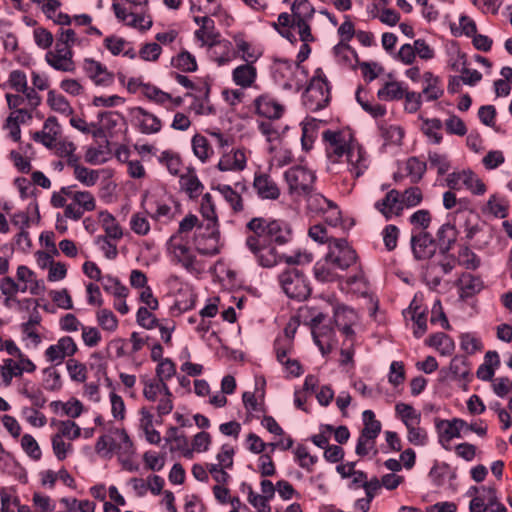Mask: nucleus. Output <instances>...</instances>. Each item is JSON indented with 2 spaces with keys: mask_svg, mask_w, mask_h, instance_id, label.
Returning <instances> with one entry per match:
<instances>
[{
  "mask_svg": "<svg viewBox=\"0 0 512 512\" xmlns=\"http://www.w3.org/2000/svg\"><path fill=\"white\" fill-rule=\"evenodd\" d=\"M248 234L245 246L255 262L263 268H272L282 263L283 254L277 249L293 238L292 228L284 220L252 218L246 225Z\"/></svg>",
  "mask_w": 512,
  "mask_h": 512,
  "instance_id": "nucleus-1",
  "label": "nucleus"
},
{
  "mask_svg": "<svg viewBox=\"0 0 512 512\" xmlns=\"http://www.w3.org/2000/svg\"><path fill=\"white\" fill-rule=\"evenodd\" d=\"M322 139L328 160L332 164L346 165V172L353 180L348 187L352 189L355 185L354 180L367 171L370 165L369 155L350 130L328 129L323 131Z\"/></svg>",
  "mask_w": 512,
  "mask_h": 512,
  "instance_id": "nucleus-2",
  "label": "nucleus"
},
{
  "mask_svg": "<svg viewBox=\"0 0 512 512\" xmlns=\"http://www.w3.org/2000/svg\"><path fill=\"white\" fill-rule=\"evenodd\" d=\"M166 256L171 264L180 266L195 277L207 269L208 261L199 255L188 237L171 235L166 242Z\"/></svg>",
  "mask_w": 512,
  "mask_h": 512,
  "instance_id": "nucleus-3",
  "label": "nucleus"
},
{
  "mask_svg": "<svg viewBox=\"0 0 512 512\" xmlns=\"http://www.w3.org/2000/svg\"><path fill=\"white\" fill-rule=\"evenodd\" d=\"M50 203L54 208H64L65 218L73 221L80 220L85 212H91L96 208L93 194L77 190L76 185L64 186L53 192Z\"/></svg>",
  "mask_w": 512,
  "mask_h": 512,
  "instance_id": "nucleus-4",
  "label": "nucleus"
},
{
  "mask_svg": "<svg viewBox=\"0 0 512 512\" xmlns=\"http://www.w3.org/2000/svg\"><path fill=\"white\" fill-rule=\"evenodd\" d=\"M450 216L458 225L460 233H464V238L473 247L481 249L488 243L489 235L481 226L479 216L472 209L458 208Z\"/></svg>",
  "mask_w": 512,
  "mask_h": 512,
  "instance_id": "nucleus-5",
  "label": "nucleus"
},
{
  "mask_svg": "<svg viewBox=\"0 0 512 512\" xmlns=\"http://www.w3.org/2000/svg\"><path fill=\"white\" fill-rule=\"evenodd\" d=\"M331 100V87L322 68H317L309 85L302 95V103L307 111L318 112L328 106Z\"/></svg>",
  "mask_w": 512,
  "mask_h": 512,
  "instance_id": "nucleus-6",
  "label": "nucleus"
},
{
  "mask_svg": "<svg viewBox=\"0 0 512 512\" xmlns=\"http://www.w3.org/2000/svg\"><path fill=\"white\" fill-rule=\"evenodd\" d=\"M271 76L283 90L299 92L303 79L299 77L300 66L286 59H275L271 65Z\"/></svg>",
  "mask_w": 512,
  "mask_h": 512,
  "instance_id": "nucleus-7",
  "label": "nucleus"
},
{
  "mask_svg": "<svg viewBox=\"0 0 512 512\" xmlns=\"http://www.w3.org/2000/svg\"><path fill=\"white\" fill-rule=\"evenodd\" d=\"M192 243L199 255L206 260L220 254L223 248L219 227L204 226V223L194 230Z\"/></svg>",
  "mask_w": 512,
  "mask_h": 512,
  "instance_id": "nucleus-8",
  "label": "nucleus"
},
{
  "mask_svg": "<svg viewBox=\"0 0 512 512\" xmlns=\"http://www.w3.org/2000/svg\"><path fill=\"white\" fill-rule=\"evenodd\" d=\"M279 284L284 293L291 299L303 301L311 294L307 277L297 268H288L278 276Z\"/></svg>",
  "mask_w": 512,
  "mask_h": 512,
  "instance_id": "nucleus-9",
  "label": "nucleus"
},
{
  "mask_svg": "<svg viewBox=\"0 0 512 512\" xmlns=\"http://www.w3.org/2000/svg\"><path fill=\"white\" fill-rule=\"evenodd\" d=\"M284 180L292 197L308 195L314 188L315 172L302 165H294L284 172Z\"/></svg>",
  "mask_w": 512,
  "mask_h": 512,
  "instance_id": "nucleus-10",
  "label": "nucleus"
},
{
  "mask_svg": "<svg viewBox=\"0 0 512 512\" xmlns=\"http://www.w3.org/2000/svg\"><path fill=\"white\" fill-rule=\"evenodd\" d=\"M326 318V314L318 312L310 320L313 341L323 356L329 355L337 344L335 330L330 323H325Z\"/></svg>",
  "mask_w": 512,
  "mask_h": 512,
  "instance_id": "nucleus-11",
  "label": "nucleus"
},
{
  "mask_svg": "<svg viewBox=\"0 0 512 512\" xmlns=\"http://www.w3.org/2000/svg\"><path fill=\"white\" fill-rule=\"evenodd\" d=\"M290 8L293 26L298 30L300 40L315 41L311 32V22L315 14L312 3L309 0H294Z\"/></svg>",
  "mask_w": 512,
  "mask_h": 512,
  "instance_id": "nucleus-12",
  "label": "nucleus"
},
{
  "mask_svg": "<svg viewBox=\"0 0 512 512\" xmlns=\"http://www.w3.org/2000/svg\"><path fill=\"white\" fill-rule=\"evenodd\" d=\"M265 386V378L262 376L256 377L255 392L246 391L242 394V402L246 410L248 420H260L267 413V407L265 404Z\"/></svg>",
  "mask_w": 512,
  "mask_h": 512,
  "instance_id": "nucleus-13",
  "label": "nucleus"
},
{
  "mask_svg": "<svg viewBox=\"0 0 512 512\" xmlns=\"http://www.w3.org/2000/svg\"><path fill=\"white\" fill-rule=\"evenodd\" d=\"M340 271H344L357 261L356 251L344 238L332 239L325 255Z\"/></svg>",
  "mask_w": 512,
  "mask_h": 512,
  "instance_id": "nucleus-14",
  "label": "nucleus"
},
{
  "mask_svg": "<svg viewBox=\"0 0 512 512\" xmlns=\"http://www.w3.org/2000/svg\"><path fill=\"white\" fill-rule=\"evenodd\" d=\"M445 181L451 190L465 188L474 195H483L486 192V186L483 181L470 169L449 173Z\"/></svg>",
  "mask_w": 512,
  "mask_h": 512,
  "instance_id": "nucleus-15",
  "label": "nucleus"
},
{
  "mask_svg": "<svg viewBox=\"0 0 512 512\" xmlns=\"http://www.w3.org/2000/svg\"><path fill=\"white\" fill-rule=\"evenodd\" d=\"M252 108L256 115L270 121L280 119L286 110L285 106L270 93H262L255 97Z\"/></svg>",
  "mask_w": 512,
  "mask_h": 512,
  "instance_id": "nucleus-16",
  "label": "nucleus"
},
{
  "mask_svg": "<svg viewBox=\"0 0 512 512\" xmlns=\"http://www.w3.org/2000/svg\"><path fill=\"white\" fill-rule=\"evenodd\" d=\"M78 346L71 336H63L55 344L48 346L44 352L45 359L55 365H61L65 359L73 358Z\"/></svg>",
  "mask_w": 512,
  "mask_h": 512,
  "instance_id": "nucleus-17",
  "label": "nucleus"
},
{
  "mask_svg": "<svg viewBox=\"0 0 512 512\" xmlns=\"http://www.w3.org/2000/svg\"><path fill=\"white\" fill-rule=\"evenodd\" d=\"M334 323L346 341L355 342L356 333L353 327L358 323L359 317L357 312L345 305H339L334 309Z\"/></svg>",
  "mask_w": 512,
  "mask_h": 512,
  "instance_id": "nucleus-18",
  "label": "nucleus"
},
{
  "mask_svg": "<svg viewBox=\"0 0 512 512\" xmlns=\"http://www.w3.org/2000/svg\"><path fill=\"white\" fill-rule=\"evenodd\" d=\"M73 55V51L70 47L56 43L54 50H49L46 53L45 60L54 70L73 72L75 70Z\"/></svg>",
  "mask_w": 512,
  "mask_h": 512,
  "instance_id": "nucleus-19",
  "label": "nucleus"
},
{
  "mask_svg": "<svg viewBox=\"0 0 512 512\" xmlns=\"http://www.w3.org/2000/svg\"><path fill=\"white\" fill-rule=\"evenodd\" d=\"M206 50L209 59L218 66L228 65L237 58V51L233 43L221 36L211 43Z\"/></svg>",
  "mask_w": 512,
  "mask_h": 512,
  "instance_id": "nucleus-20",
  "label": "nucleus"
},
{
  "mask_svg": "<svg viewBox=\"0 0 512 512\" xmlns=\"http://www.w3.org/2000/svg\"><path fill=\"white\" fill-rule=\"evenodd\" d=\"M83 70L96 86L109 87L114 83V74L99 61L91 58L84 59Z\"/></svg>",
  "mask_w": 512,
  "mask_h": 512,
  "instance_id": "nucleus-21",
  "label": "nucleus"
},
{
  "mask_svg": "<svg viewBox=\"0 0 512 512\" xmlns=\"http://www.w3.org/2000/svg\"><path fill=\"white\" fill-rule=\"evenodd\" d=\"M253 189L261 200H277L281 194L278 184L265 172L254 174Z\"/></svg>",
  "mask_w": 512,
  "mask_h": 512,
  "instance_id": "nucleus-22",
  "label": "nucleus"
},
{
  "mask_svg": "<svg viewBox=\"0 0 512 512\" xmlns=\"http://www.w3.org/2000/svg\"><path fill=\"white\" fill-rule=\"evenodd\" d=\"M411 247L414 257L418 260L429 259L437 248L433 237L425 231H412Z\"/></svg>",
  "mask_w": 512,
  "mask_h": 512,
  "instance_id": "nucleus-23",
  "label": "nucleus"
},
{
  "mask_svg": "<svg viewBox=\"0 0 512 512\" xmlns=\"http://www.w3.org/2000/svg\"><path fill=\"white\" fill-rule=\"evenodd\" d=\"M466 421L460 418H454L452 420H441L436 424V428L439 434V443L441 446L449 450V443L454 438L461 437V431L464 430Z\"/></svg>",
  "mask_w": 512,
  "mask_h": 512,
  "instance_id": "nucleus-24",
  "label": "nucleus"
},
{
  "mask_svg": "<svg viewBox=\"0 0 512 512\" xmlns=\"http://www.w3.org/2000/svg\"><path fill=\"white\" fill-rule=\"evenodd\" d=\"M132 119L137 129L146 135L158 133L162 128L161 120L142 107L132 110Z\"/></svg>",
  "mask_w": 512,
  "mask_h": 512,
  "instance_id": "nucleus-25",
  "label": "nucleus"
},
{
  "mask_svg": "<svg viewBox=\"0 0 512 512\" xmlns=\"http://www.w3.org/2000/svg\"><path fill=\"white\" fill-rule=\"evenodd\" d=\"M374 207L386 220L400 216L403 211L401 193L396 189L390 190L384 198L375 202Z\"/></svg>",
  "mask_w": 512,
  "mask_h": 512,
  "instance_id": "nucleus-26",
  "label": "nucleus"
},
{
  "mask_svg": "<svg viewBox=\"0 0 512 512\" xmlns=\"http://www.w3.org/2000/svg\"><path fill=\"white\" fill-rule=\"evenodd\" d=\"M5 99L9 109L32 108L36 109L42 101L36 90H27L13 93H6Z\"/></svg>",
  "mask_w": 512,
  "mask_h": 512,
  "instance_id": "nucleus-27",
  "label": "nucleus"
},
{
  "mask_svg": "<svg viewBox=\"0 0 512 512\" xmlns=\"http://www.w3.org/2000/svg\"><path fill=\"white\" fill-rule=\"evenodd\" d=\"M247 166V158L244 150L232 149L223 153L217 164V168L222 172H240Z\"/></svg>",
  "mask_w": 512,
  "mask_h": 512,
  "instance_id": "nucleus-28",
  "label": "nucleus"
},
{
  "mask_svg": "<svg viewBox=\"0 0 512 512\" xmlns=\"http://www.w3.org/2000/svg\"><path fill=\"white\" fill-rule=\"evenodd\" d=\"M61 134V126L55 117H48L41 131L33 135V140L41 143L46 148L52 149Z\"/></svg>",
  "mask_w": 512,
  "mask_h": 512,
  "instance_id": "nucleus-29",
  "label": "nucleus"
},
{
  "mask_svg": "<svg viewBox=\"0 0 512 512\" xmlns=\"http://www.w3.org/2000/svg\"><path fill=\"white\" fill-rule=\"evenodd\" d=\"M459 297L461 299L472 298L482 291L484 282L479 276L470 273H462L457 281Z\"/></svg>",
  "mask_w": 512,
  "mask_h": 512,
  "instance_id": "nucleus-30",
  "label": "nucleus"
},
{
  "mask_svg": "<svg viewBox=\"0 0 512 512\" xmlns=\"http://www.w3.org/2000/svg\"><path fill=\"white\" fill-rule=\"evenodd\" d=\"M423 89L421 94L426 102H433L440 99L444 95L442 80L439 76L434 75L431 71L423 74Z\"/></svg>",
  "mask_w": 512,
  "mask_h": 512,
  "instance_id": "nucleus-31",
  "label": "nucleus"
},
{
  "mask_svg": "<svg viewBox=\"0 0 512 512\" xmlns=\"http://www.w3.org/2000/svg\"><path fill=\"white\" fill-rule=\"evenodd\" d=\"M257 79V69L254 64L244 63L232 70V81L241 88L251 87Z\"/></svg>",
  "mask_w": 512,
  "mask_h": 512,
  "instance_id": "nucleus-32",
  "label": "nucleus"
},
{
  "mask_svg": "<svg viewBox=\"0 0 512 512\" xmlns=\"http://www.w3.org/2000/svg\"><path fill=\"white\" fill-rule=\"evenodd\" d=\"M501 361L498 352L488 351L484 356L483 363L478 367L476 376L482 381H493L495 371L500 367Z\"/></svg>",
  "mask_w": 512,
  "mask_h": 512,
  "instance_id": "nucleus-33",
  "label": "nucleus"
},
{
  "mask_svg": "<svg viewBox=\"0 0 512 512\" xmlns=\"http://www.w3.org/2000/svg\"><path fill=\"white\" fill-rule=\"evenodd\" d=\"M338 270L339 268L325 256L314 264L313 274L318 282H333L339 278Z\"/></svg>",
  "mask_w": 512,
  "mask_h": 512,
  "instance_id": "nucleus-34",
  "label": "nucleus"
},
{
  "mask_svg": "<svg viewBox=\"0 0 512 512\" xmlns=\"http://www.w3.org/2000/svg\"><path fill=\"white\" fill-rule=\"evenodd\" d=\"M234 41L236 44L235 49L237 54L241 53V58L245 63L254 64L263 55V49L261 46L246 41L242 36L235 37Z\"/></svg>",
  "mask_w": 512,
  "mask_h": 512,
  "instance_id": "nucleus-35",
  "label": "nucleus"
},
{
  "mask_svg": "<svg viewBox=\"0 0 512 512\" xmlns=\"http://www.w3.org/2000/svg\"><path fill=\"white\" fill-rule=\"evenodd\" d=\"M333 55L337 64L344 68H354L358 63L357 52L348 43L336 44L333 47Z\"/></svg>",
  "mask_w": 512,
  "mask_h": 512,
  "instance_id": "nucleus-36",
  "label": "nucleus"
},
{
  "mask_svg": "<svg viewBox=\"0 0 512 512\" xmlns=\"http://www.w3.org/2000/svg\"><path fill=\"white\" fill-rule=\"evenodd\" d=\"M448 215L449 222L443 224L437 231V240L439 242L441 250L449 251L452 245L456 242L460 230L458 225L452 221V217Z\"/></svg>",
  "mask_w": 512,
  "mask_h": 512,
  "instance_id": "nucleus-37",
  "label": "nucleus"
},
{
  "mask_svg": "<svg viewBox=\"0 0 512 512\" xmlns=\"http://www.w3.org/2000/svg\"><path fill=\"white\" fill-rule=\"evenodd\" d=\"M422 121L421 131L427 137L428 142L438 145L443 140L442 128L443 123L439 118H424L420 117Z\"/></svg>",
  "mask_w": 512,
  "mask_h": 512,
  "instance_id": "nucleus-38",
  "label": "nucleus"
},
{
  "mask_svg": "<svg viewBox=\"0 0 512 512\" xmlns=\"http://www.w3.org/2000/svg\"><path fill=\"white\" fill-rule=\"evenodd\" d=\"M165 439L167 442L172 443L170 447L171 452L179 451L185 458H192V450L189 447V441L184 433L180 432L177 427H171Z\"/></svg>",
  "mask_w": 512,
  "mask_h": 512,
  "instance_id": "nucleus-39",
  "label": "nucleus"
},
{
  "mask_svg": "<svg viewBox=\"0 0 512 512\" xmlns=\"http://www.w3.org/2000/svg\"><path fill=\"white\" fill-rule=\"evenodd\" d=\"M179 184L181 190L184 191L190 198L199 197L204 190V186L200 182L195 171L190 169H187L186 173L181 175Z\"/></svg>",
  "mask_w": 512,
  "mask_h": 512,
  "instance_id": "nucleus-40",
  "label": "nucleus"
},
{
  "mask_svg": "<svg viewBox=\"0 0 512 512\" xmlns=\"http://www.w3.org/2000/svg\"><path fill=\"white\" fill-rule=\"evenodd\" d=\"M99 222L105 231L104 237L112 238L114 241H119L123 237V230L117 219L108 211H100Z\"/></svg>",
  "mask_w": 512,
  "mask_h": 512,
  "instance_id": "nucleus-41",
  "label": "nucleus"
},
{
  "mask_svg": "<svg viewBox=\"0 0 512 512\" xmlns=\"http://www.w3.org/2000/svg\"><path fill=\"white\" fill-rule=\"evenodd\" d=\"M425 343L429 347L436 349L443 356L451 355L455 349V344L452 338L443 332L432 334Z\"/></svg>",
  "mask_w": 512,
  "mask_h": 512,
  "instance_id": "nucleus-42",
  "label": "nucleus"
},
{
  "mask_svg": "<svg viewBox=\"0 0 512 512\" xmlns=\"http://www.w3.org/2000/svg\"><path fill=\"white\" fill-rule=\"evenodd\" d=\"M199 211L203 218L201 223H204V226L219 227V220L211 194L206 193L202 196Z\"/></svg>",
  "mask_w": 512,
  "mask_h": 512,
  "instance_id": "nucleus-43",
  "label": "nucleus"
},
{
  "mask_svg": "<svg viewBox=\"0 0 512 512\" xmlns=\"http://www.w3.org/2000/svg\"><path fill=\"white\" fill-rule=\"evenodd\" d=\"M80 159L71 160V168L76 180L81 182L86 187L94 186L99 180V173L96 170L89 169L80 165Z\"/></svg>",
  "mask_w": 512,
  "mask_h": 512,
  "instance_id": "nucleus-44",
  "label": "nucleus"
},
{
  "mask_svg": "<svg viewBox=\"0 0 512 512\" xmlns=\"http://www.w3.org/2000/svg\"><path fill=\"white\" fill-rule=\"evenodd\" d=\"M395 415L405 427L421 424V413L412 405L399 402L395 405Z\"/></svg>",
  "mask_w": 512,
  "mask_h": 512,
  "instance_id": "nucleus-45",
  "label": "nucleus"
},
{
  "mask_svg": "<svg viewBox=\"0 0 512 512\" xmlns=\"http://www.w3.org/2000/svg\"><path fill=\"white\" fill-rule=\"evenodd\" d=\"M171 65L184 73H192L198 69L195 56L186 49H182L171 58Z\"/></svg>",
  "mask_w": 512,
  "mask_h": 512,
  "instance_id": "nucleus-46",
  "label": "nucleus"
},
{
  "mask_svg": "<svg viewBox=\"0 0 512 512\" xmlns=\"http://www.w3.org/2000/svg\"><path fill=\"white\" fill-rule=\"evenodd\" d=\"M168 391L167 383L155 379L143 381V396L147 401L156 402L161 395H168Z\"/></svg>",
  "mask_w": 512,
  "mask_h": 512,
  "instance_id": "nucleus-47",
  "label": "nucleus"
},
{
  "mask_svg": "<svg viewBox=\"0 0 512 512\" xmlns=\"http://www.w3.org/2000/svg\"><path fill=\"white\" fill-rule=\"evenodd\" d=\"M191 144L194 155L203 163L207 162L214 153L208 139L203 135H194Z\"/></svg>",
  "mask_w": 512,
  "mask_h": 512,
  "instance_id": "nucleus-48",
  "label": "nucleus"
},
{
  "mask_svg": "<svg viewBox=\"0 0 512 512\" xmlns=\"http://www.w3.org/2000/svg\"><path fill=\"white\" fill-rule=\"evenodd\" d=\"M95 452L104 459H111L116 453V438L111 432L100 436L95 443Z\"/></svg>",
  "mask_w": 512,
  "mask_h": 512,
  "instance_id": "nucleus-49",
  "label": "nucleus"
},
{
  "mask_svg": "<svg viewBox=\"0 0 512 512\" xmlns=\"http://www.w3.org/2000/svg\"><path fill=\"white\" fill-rule=\"evenodd\" d=\"M405 91L406 87H404L403 83L392 81L385 83V85L378 90L377 96L380 100L384 101L399 100L403 98Z\"/></svg>",
  "mask_w": 512,
  "mask_h": 512,
  "instance_id": "nucleus-50",
  "label": "nucleus"
},
{
  "mask_svg": "<svg viewBox=\"0 0 512 512\" xmlns=\"http://www.w3.org/2000/svg\"><path fill=\"white\" fill-rule=\"evenodd\" d=\"M458 265L467 270H476L481 265L480 257L475 254L469 246L461 245L456 256Z\"/></svg>",
  "mask_w": 512,
  "mask_h": 512,
  "instance_id": "nucleus-51",
  "label": "nucleus"
},
{
  "mask_svg": "<svg viewBox=\"0 0 512 512\" xmlns=\"http://www.w3.org/2000/svg\"><path fill=\"white\" fill-rule=\"evenodd\" d=\"M47 104L55 112L69 116L73 113L68 100L60 93L55 90H50L47 94Z\"/></svg>",
  "mask_w": 512,
  "mask_h": 512,
  "instance_id": "nucleus-52",
  "label": "nucleus"
},
{
  "mask_svg": "<svg viewBox=\"0 0 512 512\" xmlns=\"http://www.w3.org/2000/svg\"><path fill=\"white\" fill-rule=\"evenodd\" d=\"M217 190L224 198V200L228 203V205L231 207L233 212L239 213L243 211L244 205L242 196L230 185H219L217 187Z\"/></svg>",
  "mask_w": 512,
  "mask_h": 512,
  "instance_id": "nucleus-53",
  "label": "nucleus"
},
{
  "mask_svg": "<svg viewBox=\"0 0 512 512\" xmlns=\"http://www.w3.org/2000/svg\"><path fill=\"white\" fill-rule=\"evenodd\" d=\"M116 438V454L121 457H130L134 452L133 442L124 429L112 431Z\"/></svg>",
  "mask_w": 512,
  "mask_h": 512,
  "instance_id": "nucleus-54",
  "label": "nucleus"
},
{
  "mask_svg": "<svg viewBox=\"0 0 512 512\" xmlns=\"http://www.w3.org/2000/svg\"><path fill=\"white\" fill-rule=\"evenodd\" d=\"M51 445L53 454L58 461H64L74 451L71 441H65V438L57 434L51 436Z\"/></svg>",
  "mask_w": 512,
  "mask_h": 512,
  "instance_id": "nucleus-55",
  "label": "nucleus"
},
{
  "mask_svg": "<svg viewBox=\"0 0 512 512\" xmlns=\"http://www.w3.org/2000/svg\"><path fill=\"white\" fill-rule=\"evenodd\" d=\"M406 172L411 183H418L427 170V163L417 157H410L406 161Z\"/></svg>",
  "mask_w": 512,
  "mask_h": 512,
  "instance_id": "nucleus-56",
  "label": "nucleus"
},
{
  "mask_svg": "<svg viewBox=\"0 0 512 512\" xmlns=\"http://www.w3.org/2000/svg\"><path fill=\"white\" fill-rule=\"evenodd\" d=\"M428 163L431 169H436L438 176L445 175L451 168L449 157L437 151L428 152Z\"/></svg>",
  "mask_w": 512,
  "mask_h": 512,
  "instance_id": "nucleus-57",
  "label": "nucleus"
},
{
  "mask_svg": "<svg viewBox=\"0 0 512 512\" xmlns=\"http://www.w3.org/2000/svg\"><path fill=\"white\" fill-rule=\"evenodd\" d=\"M51 407L55 411H58L60 408L66 416L72 419L78 418L83 412V404L76 398H72L67 402L53 401Z\"/></svg>",
  "mask_w": 512,
  "mask_h": 512,
  "instance_id": "nucleus-58",
  "label": "nucleus"
},
{
  "mask_svg": "<svg viewBox=\"0 0 512 512\" xmlns=\"http://www.w3.org/2000/svg\"><path fill=\"white\" fill-rule=\"evenodd\" d=\"M376 439V437L360 433L355 447V453L360 457H365L369 454L376 456L378 454Z\"/></svg>",
  "mask_w": 512,
  "mask_h": 512,
  "instance_id": "nucleus-59",
  "label": "nucleus"
},
{
  "mask_svg": "<svg viewBox=\"0 0 512 512\" xmlns=\"http://www.w3.org/2000/svg\"><path fill=\"white\" fill-rule=\"evenodd\" d=\"M22 370L18 366L16 360L8 358L3 360V364L0 365V376L5 386H9L15 377H20Z\"/></svg>",
  "mask_w": 512,
  "mask_h": 512,
  "instance_id": "nucleus-60",
  "label": "nucleus"
},
{
  "mask_svg": "<svg viewBox=\"0 0 512 512\" xmlns=\"http://www.w3.org/2000/svg\"><path fill=\"white\" fill-rule=\"evenodd\" d=\"M96 320L104 331L112 333L118 328L119 321L116 315L109 309H99L96 312Z\"/></svg>",
  "mask_w": 512,
  "mask_h": 512,
  "instance_id": "nucleus-61",
  "label": "nucleus"
},
{
  "mask_svg": "<svg viewBox=\"0 0 512 512\" xmlns=\"http://www.w3.org/2000/svg\"><path fill=\"white\" fill-rule=\"evenodd\" d=\"M36 407L23 406L21 408V417L32 427L41 428L47 424L46 416Z\"/></svg>",
  "mask_w": 512,
  "mask_h": 512,
  "instance_id": "nucleus-62",
  "label": "nucleus"
},
{
  "mask_svg": "<svg viewBox=\"0 0 512 512\" xmlns=\"http://www.w3.org/2000/svg\"><path fill=\"white\" fill-rule=\"evenodd\" d=\"M101 285L104 291L115 297L128 296V289L124 286L118 278L111 275H104L101 279Z\"/></svg>",
  "mask_w": 512,
  "mask_h": 512,
  "instance_id": "nucleus-63",
  "label": "nucleus"
},
{
  "mask_svg": "<svg viewBox=\"0 0 512 512\" xmlns=\"http://www.w3.org/2000/svg\"><path fill=\"white\" fill-rule=\"evenodd\" d=\"M7 87L16 92L35 90L34 88L28 86L27 76L25 72L19 69L12 70L10 72L9 77L6 81V88Z\"/></svg>",
  "mask_w": 512,
  "mask_h": 512,
  "instance_id": "nucleus-64",
  "label": "nucleus"
}]
</instances>
